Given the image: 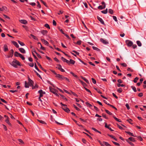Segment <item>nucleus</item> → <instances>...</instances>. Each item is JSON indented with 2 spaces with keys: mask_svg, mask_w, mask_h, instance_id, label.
Returning a JSON list of instances; mask_svg holds the SVG:
<instances>
[{
  "mask_svg": "<svg viewBox=\"0 0 146 146\" xmlns=\"http://www.w3.org/2000/svg\"><path fill=\"white\" fill-rule=\"evenodd\" d=\"M10 64L15 68L17 67V65L20 66V62L15 59H14L13 61L10 63Z\"/></svg>",
  "mask_w": 146,
  "mask_h": 146,
  "instance_id": "nucleus-1",
  "label": "nucleus"
},
{
  "mask_svg": "<svg viewBox=\"0 0 146 146\" xmlns=\"http://www.w3.org/2000/svg\"><path fill=\"white\" fill-rule=\"evenodd\" d=\"M54 75H55V77L60 80H63V76L59 74H57L54 70H50Z\"/></svg>",
  "mask_w": 146,
  "mask_h": 146,
  "instance_id": "nucleus-2",
  "label": "nucleus"
},
{
  "mask_svg": "<svg viewBox=\"0 0 146 146\" xmlns=\"http://www.w3.org/2000/svg\"><path fill=\"white\" fill-rule=\"evenodd\" d=\"M61 105L62 108L66 112H69L70 110L67 107V106L66 105L62 103H60Z\"/></svg>",
  "mask_w": 146,
  "mask_h": 146,
  "instance_id": "nucleus-3",
  "label": "nucleus"
},
{
  "mask_svg": "<svg viewBox=\"0 0 146 146\" xmlns=\"http://www.w3.org/2000/svg\"><path fill=\"white\" fill-rule=\"evenodd\" d=\"M49 89L50 91L52 92L56 96H58V95L57 93V91L56 90V89L52 88L51 87H49Z\"/></svg>",
  "mask_w": 146,
  "mask_h": 146,
  "instance_id": "nucleus-4",
  "label": "nucleus"
},
{
  "mask_svg": "<svg viewBox=\"0 0 146 146\" xmlns=\"http://www.w3.org/2000/svg\"><path fill=\"white\" fill-rule=\"evenodd\" d=\"M125 42L127 46H131L133 44V42L131 40H126Z\"/></svg>",
  "mask_w": 146,
  "mask_h": 146,
  "instance_id": "nucleus-5",
  "label": "nucleus"
},
{
  "mask_svg": "<svg viewBox=\"0 0 146 146\" xmlns=\"http://www.w3.org/2000/svg\"><path fill=\"white\" fill-rule=\"evenodd\" d=\"M4 117L6 118L5 119V122L7 123L9 125H10L11 123H10L9 121V118L7 116L5 115L4 116Z\"/></svg>",
  "mask_w": 146,
  "mask_h": 146,
  "instance_id": "nucleus-6",
  "label": "nucleus"
},
{
  "mask_svg": "<svg viewBox=\"0 0 146 146\" xmlns=\"http://www.w3.org/2000/svg\"><path fill=\"white\" fill-rule=\"evenodd\" d=\"M100 40L102 43L105 44H108V42L106 40H104L103 38H101L100 39Z\"/></svg>",
  "mask_w": 146,
  "mask_h": 146,
  "instance_id": "nucleus-7",
  "label": "nucleus"
},
{
  "mask_svg": "<svg viewBox=\"0 0 146 146\" xmlns=\"http://www.w3.org/2000/svg\"><path fill=\"white\" fill-rule=\"evenodd\" d=\"M28 83L31 86H33L34 83L33 81L30 79V78H28Z\"/></svg>",
  "mask_w": 146,
  "mask_h": 146,
  "instance_id": "nucleus-8",
  "label": "nucleus"
},
{
  "mask_svg": "<svg viewBox=\"0 0 146 146\" xmlns=\"http://www.w3.org/2000/svg\"><path fill=\"white\" fill-rule=\"evenodd\" d=\"M41 40L42 42H43V43L45 45H46L47 46L48 45L49 43L47 41L45 40L44 39H41Z\"/></svg>",
  "mask_w": 146,
  "mask_h": 146,
  "instance_id": "nucleus-9",
  "label": "nucleus"
},
{
  "mask_svg": "<svg viewBox=\"0 0 146 146\" xmlns=\"http://www.w3.org/2000/svg\"><path fill=\"white\" fill-rule=\"evenodd\" d=\"M38 93L40 94V97L43 96V94H45V92H43L42 90H40L38 91Z\"/></svg>",
  "mask_w": 146,
  "mask_h": 146,
  "instance_id": "nucleus-10",
  "label": "nucleus"
},
{
  "mask_svg": "<svg viewBox=\"0 0 146 146\" xmlns=\"http://www.w3.org/2000/svg\"><path fill=\"white\" fill-rule=\"evenodd\" d=\"M98 20L100 21V22L103 25L104 24V23L103 19L100 17H97Z\"/></svg>",
  "mask_w": 146,
  "mask_h": 146,
  "instance_id": "nucleus-11",
  "label": "nucleus"
},
{
  "mask_svg": "<svg viewBox=\"0 0 146 146\" xmlns=\"http://www.w3.org/2000/svg\"><path fill=\"white\" fill-rule=\"evenodd\" d=\"M19 51L21 53L23 54H25L26 53L25 50L23 48H20L19 49Z\"/></svg>",
  "mask_w": 146,
  "mask_h": 146,
  "instance_id": "nucleus-12",
  "label": "nucleus"
},
{
  "mask_svg": "<svg viewBox=\"0 0 146 146\" xmlns=\"http://www.w3.org/2000/svg\"><path fill=\"white\" fill-rule=\"evenodd\" d=\"M12 43L13 44V45L15 46L17 48L19 47V45L18 44V43L15 41H12Z\"/></svg>",
  "mask_w": 146,
  "mask_h": 146,
  "instance_id": "nucleus-13",
  "label": "nucleus"
},
{
  "mask_svg": "<svg viewBox=\"0 0 146 146\" xmlns=\"http://www.w3.org/2000/svg\"><path fill=\"white\" fill-rule=\"evenodd\" d=\"M19 21L21 23L24 24H26L27 23V21L25 20H21Z\"/></svg>",
  "mask_w": 146,
  "mask_h": 146,
  "instance_id": "nucleus-14",
  "label": "nucleus"
},
{
  "mask_svg": "<svg viewBox=\"0 0 146 146\" xmlns=\"http://www.w3.org/2000/svg\"><path fill=\"white\" fill-rule=\"evenodd\" d=\"M128 139L129 141V140L133 142H134L136 141V140L135 139V138L133 137H130L129 138H128V139Z\"/></svg>",
  "mask_w": 146,
  "mask_h": 146,
  "instance_id": "nucleus-15",
  "label": "nucleus"
},
{
  "mask_svg": "<svg viewBox=\"0 0 146 146\" xmlns=\"http://www.w3.org/2000/svg\"><path fill=\"white\" fill-rule=\"evenodd\" d=\"M4 50L6 52L8 50V46L7 44H4L3 46Z\"/></svg>",
  "mask_w": 146,
  "mask_h": 146,
  "instance_id": "nucleus-16",
  "label": "nucleus"
},
{
  "mask_svg": "<svg viewBox=\"0 0 146 146\" xmlns=\"http://www.w3.org/2000/svg\"><path fill=\"white\" fill-rule=\"evenodd\" d=\"M106 7V5H104L103 6L102 5H100L98 7V8L100 9H104Z\"/></svg>",
  "mask_w": 146,
  "mask_h": 146,
  "instance_id": "nucleus-17",
  "label": "nucleus"
},
{
  "mask_svg": "<svg viewBox=\"0 0 146 146\" xmlns=\"http://www.w3.org/2000/svg\"><path fill=\"white\" fill-rule=\"evenodd\" d=\"M125 132L128 134L129 135L133 137H136V136L134 135L132 133L129 131H125Z\"/></svg>",
  "mask_w": 146,
  "mask_h": 146,
  "instance_id": "nucleus-18",
  "label": "nucleus"
},
{
  "mask_svg": "<svg viewBox=\"0 0 146 146\" xmlns=\"http://www.w3.org/2000/svg\"><path fill=\"white\" fill-rule=\"evenodd\" d=\"M38 121L40 123L43 124H46V123L44 121L40 119H38Z\"/></svg>",
  "mask_w": 146,
  "mask_h": 146,
  "instance_id": "nucleus-19",
  "label": "nucleus"
},
{
  "mask_svg": "<svg viewBox=\"0 0 146 146\" xmlns=\"http://www.w3.org/2000/svg\"><path fill=\"white\" fill-rule=\"evenodd\" d=\"M14 53V50L13 49H11V50L10 52L9 53V55L11 56L12 57L13 56Z\"/></svg>",
  "mask_w": 146,
  "mask_h": 146,
  "instance_id": "nucleus-20",
  "label": "nucleus"
},
{
  "mask_svg": "<svg viewBox=\"0 0 146 146\" xmlns=\"http://www.w3.org/2000/svg\"><path fill=\"white\" fill-rule=\"evenodd\" d=\"M21 54L18 53L17 52H15L14 53V55L16 57H19Z\"/></svg>",
  "mask_w": 146,
  "mask_h": 146,
  "instance_id": "nucleus-21",
  "label": "nucleus"
},
{
  "mask_svg": "<svg viewBox=\"0 0 146 146\" xmlns=\"http://www.w3.org/2000/svg\"><path fill=\"white\" fill-rule=\"evenodd\" d=\"M37 64L38 66L40 67V68L41 69L43 70L44 71H46V70H44L41 64L38 62H37Z\"/></svg>",
  "mask_w": 146,
  "mask_h": 146,
  "instance_id": "nucleus-22",
  "label": "nucleus"
},
{
  "mask_svg": "<svg viewBox=\"0 0 146 146\" xmlns=\"http://www.w3.org/2000/svg\"><path fill=\"white\" fill-rule=\"evenodd\" d=\"M30 85L29 83H27L26 81L25 82V87L26 88H29V87Z\"/></svg>",
  "mask_w": 146,
  "mask_h": 146,
  "instance_id": "nucleus-23",
  "label": "nucleus"
},
{
  "mask_svg": "<svg viewBox=\"0 0 146 146\" xmlns=\"http://www.w3.org/2000/svg\"><path fill=\"white\" fill-rule=\"evenodd\" d=\"M81 78L82 79L84 80L87 83H89L87 79H86L85 77H83V76H81Z\"/></svg>",
  "mask_w": 146,
  "mask_h": 146,
  "instance_id": "nucleus-24",
  "label": "nucleus"
},
{
  "mask_svg": "<svg viewBox=\"0 0 146 146\" xmlns=\"http://www.w3.org/2000/svg\"><path fill=\"white\" fill-rule=\"evenodd\" d=\"M108 13L111 14H113V11L112 9H109L108 10Z\"/></svg>",
  "mask_w": 146,
  "mask_h": 146,
  "instance_id": "nucleus-25",
  "label": "nucleus"
},
{
  "mask_svg": "<svg viewBox=\"0 0 146 146\" xmlns=\"http://www.w3.org/2000/svg\"><path fill=\"white\" fill-rule=\"evenodd\" d=\"M136 43L139 46H141V43L140 41H137Z\"/></svg>",
  "mask_w": 146,
  "mask_h": 146,
  "instance_id": "nucleus-26",
  "label": "nucleus"
},
{
  "mask_svg": "<svg viewBox=\"0 0 146 146\" xmlns=\"http://www.w3.org/2000/svg\"><path fill=\"white\" fill-rule=\"evenodd\" d=\"M126 141L132 146H134V144L131 142L129 141L128 139H126Z\"/></svg>",
  "mask_w": 146,
  "mask_h": 146,
  "instance_id": "nucleus-27",
  "label": "nucleus"
},
{
  "mask_svg": "<svg viewBox=\"0 0 146 146\" xmlns=\"http://www.w3.org/2000/svg\"><path fill=\"white\" fill-rule=\"evenodd\" d=\"M38 46H39V45H40V48L42 50H45V48L44 47H43L42 46V44H41L40 43L38 42Z\"/></svg>",
  "mask_w": 146,
  "mask_h": 146,
  "instance_id": "nucleus-28",
  "label": "nucleus"
},
{
  "mask_svg": "<svg viewBox=\"0 0 146 146\" xmlns=\"http://www.w3.org/2000/svg\"><path fill=\"white\" fill-rule=\"evenodd\" d=\"M92 47L94 50H96L97 51H99L100 50L99 48L93 46Z\"/></svg>",
  "mask_w": 146,
  "mask_h": 146,
  "instance_id": "nucleus-29",
  "label": "nucleus"
},
{
  "mask_svg": "<svg viewBox=\"0 0 146 146\" xmlns=\"http://www.w3.org/2000/svg\"><path fill=\"white\" fill-rule=\"evenodd\" d=\"M113 118L115 119L118 122H121V120L120 119H118L117 117H115L114 116H113Z\"/></svg>",
  "mask_w": 146,
  "mask_h": 146,
  "instance_id": "nucleus-30",
  "label": "nucleus"
},
{
  "mask_svg": "<svg viewBox=\"0 0 146 146\" xmlns=\"http://www.w3.org/2000/svg\"><path fill=\"white\" fill-rule=\"evenodd\" d=\"M101 12H102V13L104 14H106L108 12V9H106L105 10L102 11Z\"/></svg>",
  "mask_w": 146,
  "mask_h": 146,
  "instance_id": "nucleus-31",
  "label": "nucleus"
},
{
  "mask_svg": "<svg viewBox=\"0 0 146 146\" xmlns=\"http://www.w3.org/2000/svg\"><path fill=\"white\" fill-rule=\"evenodd\" d=\"M6 9V7H3L2 8H0V12L3 11Z\"/></svg>",
  "mask_w": 146,
  "mask_h": 146,
  "instance_id": "nucleus-32",
  "label": "nucleus"
},
{
  "mask_svg": "<svg viewBox=\"0 0 146 146\" xmlns=\"http://www.w3.org/2000/svg\"><path fill=\"white\" fill-rule=\"evenodd\" d=\"M18 42L22 46H23L25 45L24 43L22 42H21L19 40H18Z\"/></svg>",
  "mask_w": 146,
  "mask_h": 146,
  "instance_id": "nucleus-33",
  "label": "nucleus"
},
{
  "mask_svg": "<svg viewBox=\"0 0 146 146\" xmlns=\"http://www.w3.org/2000/svg\"><path fill=\"white\" fill-rule=\"evenodd\" d=\"M105 111L109 115H112V113L110 111H109L108 110H105Z\"/></svg>",
  "mask_w": 146,
  "mask_h": 146,
  "instance_id": "nucleus-34",
  "label": "nucleus"
},
{
  "mask_svg": "<svg viewBox=\"0 0 146 146\" xmlns=\"http://www.w3.org/2000/svg\"><path fill=\"white\" fill-rule=\"evenodd\" d=\"M75 63V61L72 59L70 60V63L72 64H74Z\"/></svg>",
  "mask_w": 146,
  "mask_h": 146,
  "instance_id": "nucleus-35",
  "label": "nucleus"
},
{
  "mask_svg": "<svg viewBox=\"0 0 146 146\" xmlns=\"http://www.w3.org/2000/svg\"><path fill=\"white\" fill-rule=\"evenodd\" d=\"M131 87L132 88V90L134 91L135 92H136L137 90H136V88H135V86H131Z\"/></svg>",
  "mask_w": 146,
  "mask_h": 146,
  "instance_id": "nucleus-36",
  "label": "nucleus"
},
{
  "mask_svg": "<svg viewBox=\"0 0 146 146\" xmlns=\"http://www.w3.org/2000/svg\"><path fill=\"white\" fill-rule=\"evenodd\" d=\"M20 58H21L23 60H24L25 59V58L24 56L21 54L19 56Z\"/></svg>",
  "mask_w": 146,
  "mask_h": 146,
  "instance_id": "nucleus-37",
  "label": "nucleus"
},
{
  "mask_svg": "<svg viewBox=\"0 0 146 146\" xmlns=\"http://www.w3.org/2000/svg\"><path fill=\"white\" fill-rule=\"evenodd\" d=\"M86 105L88 106V107H91L92 106L90 103H88V102H86Z\"/></svg>",
  "mask_w": 146,
  "mask_h": 146,
  "instance_id": "nucleus-38",
  "label": "nucleus"
},
{
  "mask_svg": "<svg viewBox=\"0 0 146 146\" xmlns=\"http://www.w3.org/2000/svg\"><path fill=\"white\" fill-rule=\"evenodd\" d=\"M139 79V78L136 77L133 80V82L134 83H136L137 82V81Z\"/></svg>",
  "mask_w": 146,
  "mask_h": 146,
  "instance_id": "nucleus-39",
  "label": "nucleus"
},
{
  "mask_svg": "<svg viewBox=\"0 0 146 146\" xmlns=\"http://www.w3.org/2000/svg\"><path fill=\"white\" fill-rule=\"evenodd\" d=\"M31 37L33 38L34 39L37 40L38 39L34 35H33L31 34Z\"/></svg>",
  "mask_w": 146,
  "mask_h": 146,
  "instance_id": "nucleus-40",
  "label": "nucleus"
},
{
  "mask_svg": "<svg viewBox=\"0 0 146 146\" xmlns=\"http://www.w3.org/2000/svg\"><path fill=\"white\" fill-rule=\"evenodd\" d=\"M103 143H104L105 145L106 146H111V145L109 144L108 142H104Z\"/></svg>",
  "mask_w": 146,
  "mask_h": 146,
  "instance_id": "nucleus-41",
  "label": "nucleus"
},
{
  "mask_svg": "<svg viewBox=\"0 0 146 146\" xmlns=\"http://www.w3.org/2000/svg\"><path fill=\"white\" fill-rule=\"evenodd\" d=\"M56 68L59 70L62 68V66L60 65H58Z\"/></svg>",
  "mask_w": 146,
  "mask_h": 146,
  "instance_id": "nucleus-42",
  "label": "nucleus"
},
{
  "mask_svg": "<svg viewBox=\"0 0 146 146\" xmlns=\"http://www.w3.org/2000/svg\"><path fill=\"white\" fill-rule=\"evenodd\" d=\"M79 80L83 86H84L86 85V84L84 82L80 80Z\"/></svg>",
  "mask_w": 146,
  "mask_h": 146,
  "instance_id": "nucleus-43",
  "label": "nucleus"
},
{
  "mask_svg": "<svg viewBox=\"0 0 146 146\" xmlns=\"http://www.w3.org/2000/svg\"><path fill=\"white\" fill-rule=\"evenodd\" d=\"M35 69L37 70L39 72H41V71H40V70H39V69H38V68L37 66H36V64H35Z\"/></svg>",
  "mask_w": 146,
  "mask_h": 146,
  "instance_id": "nucleus-44",
  "label": "nucleus"
},
{
  "mask_svg": "<svg viewBox=\"0 0 146 146\" xmlns=\"http://www.w3.org/2000/svg\"><path fill=\"white\" fill-rule=\"evenodd\" d=\"M48 33V31H42V33L43 35H45L46 34Z\"/></svg>",
  "mask_w": 146,
  "mask_h": 146,
  "instance_id": "nucleus-45",
  "label": "nucleus"
},
{
  "mask_svg": "<svg viewBox=\"0 0 146 146\" xmlns=\"http://www.w3.org/2000/svg\"><path fill=\"white\" fill-rule=\"evenodd\" d=\"M81 40H79L76 42V44L78 45H80L81 44Z\"/></svg>",
  "mask_w": 146,
  "mask_h": 146,
  "instance_id": "nucleus-46",
  "label": "nucleus"
},
{
  "mask_svg": "<svg viewBox=\"0 0 146 146\" xmlns=\"http://www.w3.org/2000/svg\"><path fill=\"white\" fill-rule=\"evenodd\" d=\"M112 17L113 18V19L114 20V21L116 22H117V17L115 16H113Z\"/></svg>",
  "mask_w": 146,
  "mask_h": 146,
  "instance_id": "nucleus-47",
  "label": "nucleus"
},
{
  "mask_svg": "<svg viewBox=\"0 0 146 146\" xmlns=\"http://www.w3.org/2000/svg\"><path fill=\"white\" fill-rule=\"evenodd\" d=\"M70 73L72 74L74 76V77H76V78H77V76L74 73H73V72H70Z\"/></svg>",
  "mask_w": 146,
  "mask_h": 146,
  "instance_id": "nucleus-48",
  "label": "nucleus"
},
{
  "mask_svg": "<svg viewBox=\"0 0 146 146\" xmlns=\"http://www.w3.org/2000/svg\"><path fill=\"white\" fill-rule=\"evenodd\" d=\"M41 2L46 7H47V5L46 3L42 0H40Z\"/></svg>",
  "mask_w": 146,
  "mask_h": 146,
  "instance_id": "nucleus-49",
  "label": "nucleus"
},
{
  "mask_svg": "<svg viewBox=\"0 0 146 146\" xmlns=\"http://www.w3.org/2000/svg\"><path fill=\"white\" fill-rule=\"evenodd\" d=\"M112 142H113V144H114L115 145H117V146H120V144H119V143H117V142L113 141H112Z\"/></svg>",
  "mask_w": 146,
  "mask_h": 146,
  "instance_id": "nucleus-50",
  "label": "nucleus"
},
{
  "mask_svg": "<svg viewBox=\"0 0 146 146\" xmlns=\"http://www.w3.org/2000/svg\"><path fill=\"white\" fill-rule=\"evenodd\" d=\"M44 26L45 27H46V28H48V29H50V27H49V25L47 24H45V25H44Z\"/></svg>",
  "mask_w": 146,
  "mask_h": 146,
  "instance_id": "nucleus-51",
  "label": "nucleus"
},
{
  "mask_svg": "<svg viewBox=\"0 0 146 146\" xmlns=\"http://www.w3.org/2000/svg\"><path fill=\"white\" fill-rule=\"evenodd\" d=\"M127 121H128L129 123L132 124V120L131 119H129L127 120Z\"/></svg>",
  "mask_w": 146,
  "mask_h": 146,
  "instance_id": "nucleus-52",
  "label": "nucleus"
},
{
  "mask_svg": "<svg viewBox=\"0 0 146 146\" xmlns=\"http://www.w3.org/2000/svg\"><path fill=\"white\" fill-rule=\"evenodd\" d=\"M122 91V90L121 88H119L117 90V91L118 92L121 93Z\"/></svg>",
  "mask_w": 146,
  "mask_h": 146,
  "instance_id": "nucleus-53",
  "label": "nucleus"
},
{
  "mask_svg": "<svg viewBox=\"0 0 146 146\" xmlns=\"http://www.w3.org/2000/svg\"><path fill=\"white\" fill-rule=\"evenodd\" d=\"M137 137L141 141H142L143 140L141 136H138Z\"/></svg>",
  "mask_w": 146,
  "mask_h": 146,
  "instance_id": "nucleus-54",
  "label": "nucleus"
},
{
  "mask_svg": "<svg viewBox=\"0 0 146 146\" xmlns=\"http://www.w3.org/2000/svg\"><path fill=\"white\" fill-rule=\"evenodd\" d=\"M102 116L103 117L106 119H108V117L106 116V115L104 114H102Z\"/></svg>",
  "mask_w": 146,
  "mask_h": 146,
  "instance_id": "nucleus-55",
  "label": "nucleus"
},
{
  "mask_svg": "<svg viewBox=\"0 0 146 146\" xmlns=\"http://www.w3.org/2000/svg\"><path fill=\"white\" fill-rule=\"evenodd\" d=\"M83 133H84L85 134H86L90 138V139H92V137L90 136L89 135L88 133H85V132H83Z\"/></svg>",
  "mask_w": 146,
  "mask_h": 146,
  "instance_id": "nucleus-56",
  "label": "nucleus"
},
{
  "mask_svg": "<svg viewBox=\"0 0 146 146\" xmlns=\"http://www.w3.org/2000/svg\"><path fill=\"white\" fill-rule=\"evenodd\" d=\"M92 129L94 130V131L97 132H98L99 133H100V134H101V133L100 131H98V130H97V129H96V128H92Z\"/></svg>",
  "mask_w": 146,
  "mask_h": 146,
  "instance_id": "nucleus-57",
  "label": "nucleus"
},
{
  "mask_svg": "<svg viewBox=\"0 0 146 146\" xmlns=\"http://www.w3.org/2000/svg\"><path fill=\"white\" fill-rule=\"evenodd\" d=\"M82 142L84 144H86V141L84 139H82Z\"/></svg>",
  "mask_w": 146,
  "mask_h": 146,
  "instance_id": "nucleus-58",
  "label": "nucleus"
},
{
  "mask_svg": "<svg viewBox=\"0 0 146 146\" xmlns=\"http://www.w3.org/2000/svg\"><path fill=\"white\" fill-rule=\"evenodd\" d=\"M92 82L94 84H96V80L93 78H92Z\"/></svg>",
  "mask_w": 146,
  "mask_h": 146,
  "instance_id": "nucleus-59",
  "label": "nucleus"
},
{
  "mask_svg": "<svg viewBox=\"0 0 146 146\" xmlns=\"http://www.w3.org/2000/svg\"><path fill=\"white\" fill-rule=\"evenodd\" d=\"M18 140L20 142L22 143H24V142H23V141L21 139H18Z\"/></svg>",
  "mask_w": 146,
  "mask_h": 146,
  "instance_id": "nucleus-60",
  "label": "nucleus"
},
{
  "mask_svg": "<svg viewBox=\"0 0 146 146\" xmlns=\"http://www.w3.org/2000/svg\"><path fill=\"white\" fill-rule=\"evenodd\" d=\"M35 72L36 73L37 75L40 78H41L42 77L37 72H36V71H35Z\"/></svg>",
  "mask_w": 146,
  "mask_h": 146,
  "instance_id": "nucleus-61",
  "label": "nucleus"
},
{
  "mask_svg": "<svg viewBox=\"0 0 146 146\" xmlns=\"http://www.w3.org/2000/svg\"><path fill=\"white\" fill-rule=\"evenodd\" d=\"M29 65L30 66H31V67H33L34 66V64L33 63H29Z\"/></svg>",
  "mask_w": 146,
  "mask_h": 146,
  "instance_id": "nucleus-62",
  "label": "nucleus"
},
{
  "mask_svg": "<svg viewBox=\"0 0 146 146\" xmlns=\"http://www.w3.org/2000/svg\"><path fill=\"white\" fill-rule=\"evenodd\" d=\"M73 106L74 108L77 110H79L80 109L78 108L77 107H76L75 105H74Z\"/></svg>",
  "mask_w": 146,
  "mask_h": 146,
  "instance_id": "nucleus-63",
  "label": "nucleus"
},
{
  "mask_svg": "<svg viewBox=\"0 0 146 146\" xmlns=\"http://www.w3.org/2000/svg\"><path fill=\"white\" fill-rule=\"evenodd\" d=\"M125 106L127 109L129 110L130 109L129 106L128 104H126L125 105Z\"/></svg>",
  "mask_w": 146,
  "mask_h": 146,
  "instance_id": "nucleus-64",
  "label": "nucleus"
}]
</instances>
